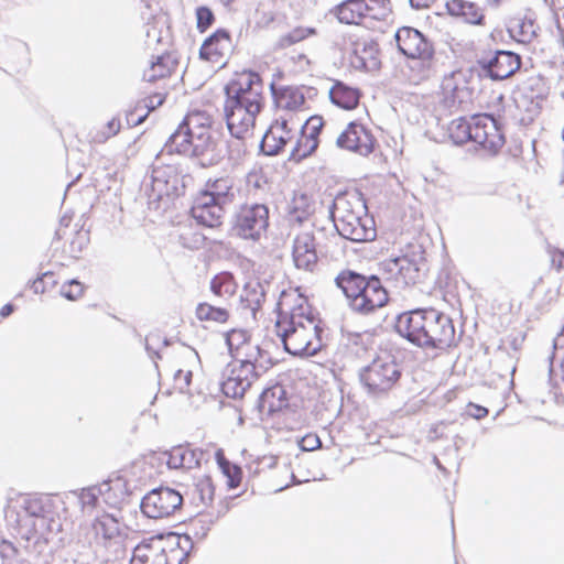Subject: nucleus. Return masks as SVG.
<instances>
[{
	"label": "nucleus",
	"instance_id": "14",
	"mask_svg": "<svg viewBox=\"0 0 564 564\" xmlns=\"http://www.w3.org/2000/svg\"><path fill=\"white\" fill-rule=\"evenodd\" d=\"M180 176L173 166H159L152 170L151 183L145 185V193L151 200L180 195Z\"/></svg>",
	"mask_w": 564,
	"mask_h": 564
},
{
	"label": "nucleus",
	"instance_id": "26",
	"mask_svg": "<svg viewBox=\"0 0 564 564\" xmlns=\"http://www.w3.org/2000/svg\"><path fill=\"white\" fill-rule=\"evenodd\" d=\"M199 195H206L208 198L220 202L227 206L235 199L234 180L230 176H221L215 180H208L205 189Z\"/></svg>",
	"mask_w": 564,
	"mask_h": 564
},
{
	"label": "nucleus",
	"instance_id": "59",
	"mask_svg": "<svg viewBox=\"0 0 564 564\" xmlns=\"http://www.w3.org/2000/svg\"><path fill=\"white\" fill-rule=\"evenodd\" d=\"M282 394H284V390L281 387H274L272 389L264 390L261 394V400L267 403L270 398L278 397L280 399Z\"/></svg>",
	"mask_w": 564,
	"mask_h": 564
},
{
	"label": "nucleus",
	"instance_id": "49",
	"mask_svg": "<svg viewBox=\"0 0 564 564\" xmlns=\"http://www.w3.org/2000/svg\"><path fill=\"white\" fill-rule=\"evenodd\" d=\"M83 285L77 280H70L61 288V294L70 301L78 299L83 294Z\"/></svg>",
	"mask_w": 564,
	"mask_h": 564
},
{
	"label": "nucleus",
	"instance_id": "36",
	"mask_svg": "<svg viewBox=\"0 0 564 564\" xmlns=\"http://www.w3.org/2000/svg\"><path fill=\"white\" fill-rule=\"evenodd\" d=\"M237 290V284L231 273L221 272L216 274L210 281V291L220 299L231 297Z\"/></svg>",
	"mask_w": 564,
	"mask_h": 564
},
{
	"label": "nucleus",
	"instance_id": "56",
	"mask_svg": "<svg viewBox=\"0 0 564 564\" xmlns=\"http://www.w3.org/2000/svg\"><path fill=\"white\" fill-rule=\"evenodd\" d=\"M26 512L35 518L44 517V507L40 499H32L26 502L25 507Z\"/></svg>",
	"mask_w": 564,
	"mask_h": 564
},
{
	"label": "nucleus",
	"instance_id": "11",
	"mask_svg": "<svg viewBox=\"0 0 564 564\" xmlns=\"http://www.w3.org/2000/svg\"><path fill=\"white\" fill-rule=\"evenodd\" d=\"M376 139L371 131L357 121H351L346 129L337 137L336 145L339 149L368 156L373 152Z\"/></svg>",
	"mask_w": 564,
	"mask_h": 564
},
{
	"label": "nucleus",
	"instance_id": "7",
	"mask_svg": "<svg viewBox=\"0 0 564 564\" xmlns=\"http://www.w3.org/2000/svg\"><path fill=\"white\" fill-rule=\"evenodd\" d=\"M263 105L264 101L262 100L226 96L224 113L231 137L246 140L251 135L256 118L262 110Z\"/></svg>",
	"mask_w": 564,
	"mask_h": 564
},
{
	"label": "nucleus",
	"instance_id": "47",
	"mask_svg": "<svg viewBox=\"0 0 564 564\" xmlns=\"http://www.w3.org/2000/svg\"><path fill=\"white\" fill-rule=\"evenodd\" d=\"M197 29L205 32L214 22V13L207 7H198L196 9Z\"/></svg>",
	"mask_w": 564,
	"mask_h": 564
},
{
	"label": "nucleus",
	"instance_id": "44",
	"mask_svg": "<svg viewBox=\"0 0 564 564\" xmlns=\"http://www.w3.org/2000/svg\"><path fill=\"white\" fill-rule=\"evenodd\" d=\"M226 343L231 354L236 352L237 356H240L250 344V336L247 330L232 329L227 333Z\"/></svg>",
	"mask_w": 564,
	"mask_h": 564
},
{
	"label": "nucleus",
	"instance_id": "19",
	"mask_svg": "<svg viewBox=\"0 0 564 564\" xmlns=\"http://www.w3.org/2000/svg\"><path fill=\"white\" fill-rule=\"evenodd\" d=\"M292 258L294 265L306 272H313L318 262L314 235L299 234L293 241Z\"/></svg>",
	"mask_w": 564,
	"mask_h": 564
},
{
	"label": "nucleus",
	"instance_id": "3",
	"mask_svg": "<svg viewBox=\"0 0 564 564\" xmlns=\"http://www.w3.org/2000/svg\"><path fill=\"white\" fill-rule=\"evenodd\" d=\"M295 305L289 314L281 313L275 330L283 343L284 350L293 356H314L322 348L321 333L311 307L305 299Z\"/></svg>",
	"mask_w": 564,
	"mask_h": 564
},
{
	"label": "nucleus",
	"instance_id": "48",
	"mask_svg": "<svg viewBox=\"0 0 564 564\" xmlns=\"http://www.w3.org/2000/svg\"><path fill=\"white\" fill-rule=\"evenodd\" d=\"M167 455V466L171 469L184 468V446H175L170 452L165 453Z\"/></svg>",
	"mask_w": 564,
	"mask_h": 564
},
{
	"label": "nucleus",
	"instance_id": "2",
	"mask_svg": "<svg viewBox=\"0 0 564 564\" xmlns=\"http://www.w3.org/2000/svg\"><path fill=\"white\" fill-rule=\"evenodd\" d=\"M213 118L205 111H192L178 124L164 145L167 153L195 158L203 167L217 164L220 154L212 133Z\"/></svg>",
	"mask_w": 564,
	"mask_h": 564
},
{
	"label": "nucleus",
	"instance_id": "12",
	"mask_svg": "<svg viewBox=\"0 0 564 564\" xmlns=\"http://www.w3.org/2000/svg\"><path fill=\"white\" fill-rule=\"evenodd\" d=\"M482 73L492 80H502L513 75L521 66V58L511 51H496L477 61Z\"/></svg>",
	"mask_w": 564,
	"mask_h": 564
},
{
	"label": "nucleus",
	"instance_id": "27",
	"mask_svg": "<svg viewBox=\"0 0 564 564\" xmlns=\"http://www.w3.org/2000/svg\"><path fill=\"white\" fill-rule=\"evenodd\" d=\"M91 530L95 533L96 543L106 546L108 542L120 535V523L113 514L104 513L94 520Z\"/></svg>",
	"mask_w": 564,
	"mask_h": 564
},
{
	"label": "nucleus",
	"instance_id": "16",
	"mask_svg": "<svg viewBox=\"0 0 564 564\" xmlns=\"http://www.w3.org/2000/svg\"><path fill=\"white\" fill-rule=\"evenodd\" d=\"M227 207L218 200L198 194L191 208V214L198 224L214 228L223 224Z\"/></svg>",
	"mask_w": 564,
	"mask_h": 564
},
{
	"label": "nucleus",
	"instance_id": "51",
	"mask_svg": "<svg viewBox=\"0 0 564 564\" xmlns=\"http://www.w3.org/2000/svg\"><path fill=\"white\" fill-rule=\"evenodd\" d=\"M164 102V96L161 94H154L152 96H149L141 100L137 105V109H148V113L150 111L155 110L158 107H160Z\"/></svg>",
	"mask_w": 564,
	"mask_h": 564
},
{
	"label": "nucleus",
	"instance_id": "52",
	"mask_svg": "<svg viewBox=\"0 0 564 564\" xmlns=\"http://www.w3.org/2000/svg\"><path fill=\"white\" fill-rule=\"evenodd\" d=\"M121 128L120 120L117 118H112L109 120L105 127V130L100 132V134L97 135L98 141L104 142L108 140L109 138L116 135Z\"/></svg>",
	"mask_w": 564,
	"mask_h": 564
},
{
	"label": "nucleus",
	"instance_id": "29",
	"mask_svg": "<svg viewBox=\"0 0 564 564\" xmlns=\"http://www.w3.org/2000/svg\"><path fill=\"white\" fill-rule=\"evenodd\" d=\"M368 11H375V7L362 0H346L336 7L339 22L346 24H358L360 19L369 17Z\"/></svg>",
	"mask_w": 564,
	"mask_h": 564
},
{
	"label": "nucleus",
	"instance_id": "4",
	"mask_svg": "<svg viewBox=\"0 0 564 564\" xmlns=\"http://www.w3.org/2000/svg\"><path fill=\"white\" fill-rule=\"evenodd\" d=\"M337 232L354 242L371 241L377 231L373 218L367 214V205L360 193L338 194L329 209Z\"/></svg>",
	"mask_w": 564,
	"mask_h": 564
},
{
	"label": "nucleus",
	"instance_id": "37",
	"mask_svg": "<svg viewBox=\"0 0 564 564\" xmlns=\"http://www.w3.org/2000/svg\"><path fill=\"white\" fill-rule=\"evenodd\" d=\"M174 67L175 62L172 59L171 55L165 54L158 56L155 61L151 62L150 67L144 70L143 78L148 82H154L170 75Z\"/></svg>",
	"mask_w": 564,
	"mask_h": 564
},
{
	"label": "nucleus",
	"instance_id": "30",
	"mask_svg": "<svg viewBox=\"0 0 564 564\" xmlns=\"http://www.w3.org/2000/svg\"><path fill=\"white\" fill-rule=\"evenodd\" d=\"M329 99L334 105L350 110L358 106L360 93L357 88L349 87L343 82L337 80L329 89Z\"/></svg>",
	"mask_w": 564,
	"mask_h": 564
},
{
	"label": "nucleus",
	"instance_id": "33",
	"mask_svg": "<svg viewBox=\"0 0 564 564\" xmlns=\"http://www.w3.org/2000/svg\"><path fill=\"white\" fill-rule=\"evenodd\" d=\"M448 135L455 144H464L473 141L474 121L459 117L451 121L447 128Z\"/></svg>",
	"mask_w": 564,
	"mask_h": 564
},
{
	"label": "nucleus",
	"instance_id": "40",
	"mask_svg": "<svg viewBox=\"0 0 564 564\" xmlns=\"http://www.w3.org/2000/svg\"><path fill=\"white\" fill-rule=\"evenodd\" d=\"M215 488L209 476L200 477L193 490V500L198 506V502L203 506H208L214 500Z\"/></svg>",
	"mask_w": 564,
	"mask_h": 564
},
{
	"label": "nucleus",
	"instance_id": "60",
	"mask_svg": "<svg viewBox=\"0 0 564 564\" xmlns=\"http://www.w3.org/2000/svg\"><path fill=\"white\" fill-rule=\"evenodd\" d=\"M265 183V180L262 175L258 173H249L247 175V184L248 186H252L253 188H260L262 184Z\"/></svg>",
	"mask_w": 564,
	"mask_h": 564
},
{
	"label": "nucleus",
	"instance_id": "8",
	"mask_svg": "<svg viewBox=\"0 0 564 564\" xmlns=\"http://www.w3.org/2000/svg\"><path fill=\"white\" fill-rule=\"evenodd\" d=\"M398 50L408 58L420 59L431 67L434 59V45L422 32L412 26H401L394 34Z\"/></svg>",
	"mask_w": 564,
	"mask_h": 564
},
{
	"label": "nucleus",
	"instance_id": "22",
	"mask_svg": "<svg viewBox=\"0 0 564 564\" xmlns=\"http://www.w3.org/2000/svg\"><path fill=\"white\" fill-rule=\"evenodd\" d=\"M131 564H167V556L161 535L140 542L133 550Z\"/></svg>",
	"mask_w": 564,
	"mask_h": 564
},
{
	"label": "nucleus",
	"instance_id": "34",
	"mask_svg": "<svg viewBox=\"0 0 564 564\" xmlns=\"http://www.w3.org/2000/svg\"><path fill=\"white\" fill-rule=\"evenodd\" d=\"M265 299L264 286L260 282H249L243 289L241 303L249 308L253 315L261 307Z\"/></svg>",
	"mask_w": 564,
	"mask_h": 564
},
{
	"label": "nucleus",
	"instance_id": "61",
	"mask_svg": "<svg viewBox=\"0 0 564 564\" xmlns=\"http://www.w3.org/2000/svg\"><path fill=\"white\" fill-rule=\"evenodd\" d=\"M468 409L469 414L475 419H482L488 414V410L481 405L470 403Z\"/></svg>",
	"mask_w": 564,
	"mask_h": 564
},
{
	"label": "nucleus",
	"instance_id": "53",
	"mask_svg": "<svg viewBox=\"0 0 564 564\" xmlns=\"http://www.w3.org/2000/svg\"><path fill=\"white\" fill-rule=\"evenodd\" d=\"M192 382V371H183L182 369H177L174 375V383L175 387L184 392Z\"/></svg>",
	"mask_w": 564,
	"mask_h": 564
},
{
	"label": "nucleus",
	"instance_id": "39",
	"mask_svg": "<svg viewBox=\"0 0 564 564\" xmlns=\"http://www.w3.org/2000/svg\"><path fill=\"white\" fill-rule=\"evenodd\" d=\"M0 558L1 564H32L25 552L8 540L0 542Z\"/></svg>",
	"mask_w": 564,
	"mask_h": 564
},
{
	"label": "nucleus",
	"instance_id": "5",
	"mask_svg": "<svg viewBox=\"0 0 564 564\" xmlns=\"http://www.w3.org/2000/svg\"><path fill=\"white\" fill-rule=\"evenodd\" d=\"M335 283L346 296L348 306L358 314L369 315L388 304L389 293L375 274L344 270L336 276Z\"/></svg>",
	"mask_w": 564,
	"mask_h": 564
},
{
	"label": "nucleus",
	"instance_id": "45",
	"mask_svg": "<svg viewBox=\"0 0 564 564\" xmlns=\"http://www.w3.org/2000/svg\"><path fill=\"white\" fill-rule=\"evenodd\" d=\"M323 118L319 116H312L307 118L304 124L301 127V133L308 138L317 139L323 128Z\"/></svg>",
	"mask_w": 564,
	"mask_h": 564
},
{
	"label": "nucleus",
	"instance_id": "18",
	"mask_svg": "<svg viewBox=\"0 0 564 564\" xmlns=\"http://www.w3.org/2000/svg\"><path fill=\"white\" fill-rule=\"evenodd\" d=\"M444 104L449 109L465 110L471 100V90L466 85L462 73H452L442 83Z\"/></svg>",
	"mask_w": 564,
	"mask_h": 564
},
{
	"label": "nucleus",
	"instance_id": "57",
	"mask_svg": "<svg viewBox=\"0 0 564 564\" xmlns=\"http://www.w3.org/2000/svg\"><path fill=\"white\" fill-rule=\"evenodd\" d=\"M45 278H53V272H44L40 278L33 281L32 289L35 293H44L46 289Z\"/></svg>",
	"mask_w": 564,
	"mask_h": 564
},
{
	"label": "nucleus",
	"instance_id": "6",
	"mask_svg": "<svg viewBox=\"0 0 564 564\" xmlns=\"http://www.w3.org/2000/svg\"><path fill=\"white\" fill-rule=\"evenodd\" d=\"M401 375L402 369L395 357L384 352L360 370L359 379L368 394L382 397L394 388Z\"/></svg>",
	"mask_w": 564,
	"mask_h": 564
},
{
	"label": "nucleus",
	"instance_id": "55",
	"mask_svg": "<svg viewBox=\"0 0 564 564\" xmlns=\"http://www.w3.org/2000/svg\"><path fill=\"white\" fill-rule=\"evenodd\" d=\"M319 446H321V440L315 434H307L300 442V447L306 452L314 451V449L318 448Z\"/></svg>",
	"mask_w": 564,
	"mask_h": 564
},
{
	"label": "nucleus",
	"instance_id": "64",
	"mask_svg": "<svg viewBox=\"0 0 564 564\" xmlns=\"http://www.w3.org/2000/svg\"><path fill=\"white\" fill-rule=\"evenodd\" d=\"M435 0H409L410 4L414 9L429 8Z\"/></svg>",
	"mask_w": 564,
	"mask_h": 564
},
{
	"label": "nucleus",
	"instance_id": "21",
	"mask_svg": "<svg viewBox=\"0 0 564 564\" xmlns=\"http://www.w3.org/2000/svg\"><path fill=\"white\" fill-rule=\"evenodd\" d=\"M258 378L252 373V368L234 365L226 379L221 382V391L228 398H242Z\"/></svg>",
	"mask_w": 564,
	"mask_h": 564
},
{
	"label": "nucleus",
	"instance_id": "15",
	"mask_svg": "<svg viewBox=\"0 0 564 564\" xmlns=\"http://www.w3.org/2000/svg\"><path fill=\"white\" fill-rule=\"evenodd\" d=\"M263 89L261 76L253 70L246 69L237 74L236 78L226 85L225 94L241 99L251 98L264 101Z\"/></svg>",
	"mask_w": 564,
	"mask_h": 564
},
{
	"label": "nucleus",
	"instance_id": "46",
	"mask_svg": "<svg viewBox=\"0 0 564 564\" xmlns=\"http://www.w3.org/2000/svg\"><path fill=\"white\" fill-rule=\"evenodd\" d=\"M144 341H145V350H147L149 357L154 360V365L158 368L156 359L162 358V356L160 354V349H159V346L161 343V337L159 334H150L145 337Z\"/></svg>",
	"mask_w": 564,
	"mask_h": 564
},
{
	"label": "nucleus",
	"instance_id": "9",
	"mask_svg": "<svg viewBox=\"0 0 564 564\" xmlns=\"http://www.w3.org/2000/svg\"><path fill=\"white\" fill-rule=\"evenodd\" d=\"M269 226V208L264 204L241 205L236 214L235 229L245 239L259 240Z\"/></svg>",
	"mask_w": 564,
	"mask_h": 564
},
{
	"label": "nucleus",
	"instance_id": "25",
	"mask_svg": "<svg viewBox=\"0 0 564 564\" xmlns=\"http://www.w3.org/2000/svg\"><path fill=\"white\" fill-rule=\"evenodd\" d=\"M274 102L279 109L295 111L305 104V95L302 88L286 86L276 89L274 84L270 85Z\"/></svg>",
	"mask_w": 564,
	"mask_h": 564
},
{
	"label": "nucleus",
	"instance_id": "58",
	"mask_svg": "<svg viewBox=\"0 0 564 564\" xmlns=\"http://www.w3.org/2000/svg\"><path fill=\"white\" fill-rule=\"evenodd\" d=\"M138 110H139V109H137V108H135L134 110H131V111H129V112L127 113V122H128V124H129V126H133V127L139 126V124H141V123L145 120V118L148 117V112H145L144 115H140V116H138V117H137L135 115H137V111H138Z\"/></svg>",
	"mask_w": 564,
	"mask_h": 564
},
{
	"label": "nucleus",
	"instance_id": "32",
	"mask_svg": "<svg viewBox=\"0 0 564 564\" xmlns=\"http://www.w3.org/2000/svg\"><path fill=\"white\" fill-rule=\"evenodd\" d=\"M447 8L451 14L462 15L468 23H482L484 14L479 7L474 2L465 0H452L451 2L447 3Z\"/></svg>",
	"mask_w": 564,
	"mask_h": 564
},
{
	"label": "nucleus",
	"instance_id": "23",
	"mask_svg": "<svg viewBox=\"0 0 564 564\" xmlns=\"http://www.w3.org/2000/svg\"><path fill=\"white\" fill-rule=\"evenodd\" d=\"M230 50L231 40L228 31L219 29L204 41L199 50V57L213 64L224 65L223 59Z\"/></svg>",
	"mask_w": 564,
	"mask_h": 564
},
{
	"label": "nucleus",
	"instance_id": "24",
	"mask_svg": "<svg viewBox=\"0 0 564 564\" xmlns=\"http://www.w3.org/2000/svg\"><path fill=\"white\" fill-rule=\"evenodd\" d=\"M379 46L372 40H359L354 43V51L350 58L351 65L357 69L377 70L380 67L378 57Z\"/></svg>",
	"mask_w": 564,
	"mask_h": 564
},
{
	"label": "nucleus",
	"instance_id": "35",
	"mask_svg": "<svg viewBox=\"0 0 564 564\" xmlns=\"http://www.w3.org/2000/svg\"><path fill=\"white\" fill-rule=\"evenodd\" d=\"M313 206L306 195L295 196L289 204V221L293 224H302L308 219L313 213Z\"/></svg>",
	"mask_w": 564,
	"mask_h": 564
},
{
	"label": "nucleus",
	"instance_id": "43",
	"mask_svg": "<svg viewBox=\"0 0 564 564\" xmlns=\"http://www.w3.org/2000/svg\"><path fill=\"white\" fill-rule=\"evenodd\" d=\"M318 147V139L308 138L301 133L297 139L295 145L291 151V159L295 161H300L308 155H311Z\"/></svg>",
	"mask_w": 564,
	"mask_h": 564
},
{
	"label": "nucleus",
	"instance_id": "13",
	"mask_svg": "<svg viewBox=\"0 0 564 564\" xmlns=\"http://www.w3.org/2000/svg\"><path fill=\"white\" fill-rule=\"evenodd\" d=\"M473 142L491 153H497L505 144V137L498 120L488 113L474 116Z\"/></svg>",
	"mask_w": 564,
	"mask_h": 564
},
{
	"label": "nucleus",
	"instance_id": "17",
	"mask_svg": "<svg viewBox=\"0 0 564 564\" xmlns=\"http://www.w3.org/2000/svg\"><path fill=\"white\" fill-rule=\"evenodd\" d=\"M425 261L422 256L419 258L403 256L390 259L383 263V268L387 272L394 274L398 281L406 285L415 284L420 281Z\"/></svg>",
	"mask_w": 564,
	"mask_h": 564
},
{
	"label": "nucleus",
	"instance_id": "31",
	"mask_svg": "<svg viewBox=\"0 0 564 564\" xmlns=\"http://www.w3.org/2000/svg\"><path fill=\"white\" fill-rule=\"evenodd\" d=\"M102 501L110 507H119L128 497L126 481L118 477L116 479L101 482Z\"/></svg>",
	"mask_w": 564,
	"mask_h": 564
},
{
	"label": "nucleus",
	"instance_id": "50",
	"mask_svg": "<svg viewBox=\"0 0 564 564\" xmlns=\"http://www.w3.org/2000/svg\"><path fill=\"white\" fill-rule=\"evenodd\" d=\"M184 468L192 469L200 465L204 452L200 449H192L187 446H184Z\"/></svg>",
	"mask_w": 564,
	"mask_h": 564
},
{
	"label": "nucleus",
	"instance_id": "63",
	"mask_svg": "<svg viewBox=\"0 0 564 564\" xmlns=\"http://www.w3.org/2000/svg\"><path fill=\"white\" fill-rule=\"evenodd\" d=\"M291 32L295 36V40L300 42L306 39L310 34H313L315 31L313 29L295 28Z\"/></svg>",
	"mask_w": 564,
	"mask_h": 564
},
{
	"label": "nucleus",
	"instance_id": "54",
	"mask_svg": "<svg viewBox=\"0 0 564 564\" xmlns=\"http://www.w3.org/2000/svg\"><path fill=\"white\" fill-rule=\"evenodd\" d=\"M243 141L245 140L236 139V141L229 142L228 150L230 159L240 160L241 156L246 154L247 149Z\"/></svg>",
	"mask_w": 564,
	"mask_h": 564
},
{
	"label": "nucleus",
	"instance_id": "1",
	"mask_svg": "<svg viewBox=\"0 0 564 564\" xmlns=\"http://www.w3.org/2000/svg\"><path fill=\"white\" fill-rule=\"evenodd\" d=\"M395 332L412 345L429 350H445L455 344L452 318L435 308H415L398 315Z\"/></svg>",
	"mask_w": 564,
	"mask_h": 564
},
{
	"label": "nucleus",
	"instance_id": "42",
	"mask_svg": "<svg viewBox=\"0 0 564 564\" xmlns=\"http://www.w3.org/2000/svg\"><path fill=\"white\" fill-rule=\"evenodd\" d=\"M79 502L84 512H91L98 507L100 498L102 499L101 484L82 489Z\"/></svg>",
	"mask_w": 564,
	"mask_h": 564
},
{
	"label": "nucleus",
	"instance_id": "38",
	"mask_svg": "<svg viewBox=\"0 0 564 564\" xmlns=\"http://www.w3.org/2000/svg\"><path fill=\"white\" fill-rule=\"evenodd\" d=\"M196 317L199 321L216 322L223 324L228 321L229 312L224 306L204 302L197 305Z\"/></svg>",
	"mask_w": 564,
	"mask_h": 564
},
{
	"label": "nucleus",
	"instance_id": "41",
	"mask_svg": "<svg viewBox=\"0 0 564 564\" xmlns=\"http://www.w3.org/2000/svg\"><path fill=\"white\" fill-rule=\"evenodd\" d=\"M216 458L223 474L227 477L228 487L237 488L241 481V469L227 460L221 451L216 453Z\"/></svg>",
	"mask_w": 564,
	"mask_h": 564
},
{
	"label": "nucleus",
	"instance_id": "62",
	"mask_svg": "<svg viewBox=\"0 0 564 564\" xmlns=\"http://www.w3.org/2000/svg\"><path fill=\"white\" fill-rule=\"evenodd\" d=\"M299 41L295 40V36L292 34V32H289L288 34L283 35L280 37L279 42H278V47L280 48H286L295 43H297Z\"/></svg>",
	"mask_w": 564,
	"mask_h": 564
},
{
	"label": "nucleus",
	"instance_id": "10",
	"mask_svg": "<svg viewBox=\"0 0 564 564\" xmlns=\"http://www.w3.org/2000/svg\"><path fill=\"white\" fill-rule=\"evenodd\" d=\"M183 503L182 495L169 487H159L148 492L140 502L142 513L150 519L172 516Z\"/></svg>",
	"mask_w": 564,
	"mask_h": 564
},
{
	"label": "nucleus",
	"instance_id": "20",
	"mask_svg": "<svg viewBox=\"0 0 564 564\" xmlns=\"http://www.w3.org/2000/svg\"><path fill=\"white\" fill-rule=\"evenodd\" d=\"M293 137L294 133L292 128L289 127V120L281 117L270 126L262 137L260 149L265 155H276Z\"/></svg>",
	"mask_w": 564,
	"mask_h": 564
},
{
	"label": "nucleus",
	"instance_id": "28",
	"mask_svg": "<svg viewBox=\"0 0 564 564\" xmlns=\"http://www.w3.org/2000/svg\"><path fill=\"white\" fill-rule=\"evenodd\" d=\"M240 355H243V358L240 359L239 365L252 368V373L257 377L264 373L272 365L269 352L258 344H249Z\"/></svg>",
	"mask_w": 564,
	"mask_h": 564
}]
</instances>
